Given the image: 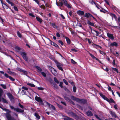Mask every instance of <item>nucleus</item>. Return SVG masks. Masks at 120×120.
Segmentation results:
<instances>
[{"instance_id":"dca6fc26","label":"nucleus","mask_w":120,"mask_h":120,"mask_svg":"<svg viewBox=\"0 0 120 120\" xmlns=\"http://www.w3.org/2000/svg\"><path fill=\"white\" fill-rule=\"evenodd\" d=\"M86 115L88 116H91L93 115V114L89 110L86 112Z\"/></svg>"},{"instance_id":"7ed1b4c3","label":"nucleus","mask_w":120,"mask_h":120,"mask_svg":"<svg viewBox=\"0 0 120 120\" xmlns=\"http://www.w3.org/2000/svg\"><path fill=\"white\" fill-rule=\"evenodd\" d=\"M67 114L70 116H71L75 119H78L79 118L78 116L76 113H74L71 111H69L67 112Z\"/></svg>"},{"instance_id":"6ab92c4d","label":"nucleus","mask_w":120,"mask_h":120,"mask_svg":"<svg viewBox=\"0 0 120 120\" xmlns=\"http://www.w3.org/2000/svg\"><path fill=\"white\" fill-rule=\"evenodd\" d=\"M77 14L79 15H83L84 14V12L82 11L81 10H79L77 12Z\"/></svg>"},{"instance_id":"f03ea898","label":"nucleus","mask_w":120,"mask_h":120,"mask_svg":"<svg viewBox=\"0 0 120 120\" xmlns=\"http://www.w3.org/2000/svg\"><path fill=\"white\" fill-rule=\"evenodd\" d=\"M10 107L12 109H13L14 111H16L17 112L19 113H23L24 112V110L19 108H15L13 106L10 105Z\"/></svg>"},{"instance_id":"c85d7f7f","label":"nucleus","mask_w":120,"mask_h":120,"mask_svg":"<svg viewBox=\"0 0 120 120\" xmlns=\"http://www.w3.org/2000/svg\"><path fill=\"white\" fill-rule=\"evenodd\" d=\"M7 2L9 4H10L12 6H13L15 5V4L13 3L12 2L10 1L9 0H6Z\"/></svg>"},{"instance_id":"aec40b11","label":"nucleus","mask_w":120,"mask_h":120,"mask_svg":"<svg viewBox=\"0 0 120 120\" xmlns=\"http://www.w3.org/2000/svg\"><path fill=\"white\" fill-rule=\"evenodd\" d=\"M63 116L65 117L63 119L64 120H74L73 119L70 118L66 116L63 115Z\"/></svg>"},{"instance_id":"393cba45","label":"nucleus","mask_w":120,"mask_h":120,"mask_svg":"<svg viewBox=\"0 0 120 120\" xmlns=\"http://www.w3.org/2000/svg\"><path fill=\"white\" fill-rule=\"evenodd\" d=\"M0 72L2 74L4 75V76L7 78H9L10 77L7 74L4 73V72L3 71H0Z\"/></svg>"},{"instance_id":"1a4fd4ad","label":"nucleus","mask_w":120,"mask_h":120,"mask_svg":"<svg viewBox=\"0 0 120 120\" xmlns=\"http://www.w3.org/2000/svg\"><path fill=\"white\" fill-rule=\"evenodd\" d=\"M64 99L69 102L71 103L73 105H75L74 103L73 102L70 98L67 97H65L64 98Z\"/></svg>"},{"instance_id":"774afa93","label":"nucleus","mask_w":120,"mask_h":120,"mask_svg":"<svg viewBox=\"0 0 120 120\" xmlns=\"http://www.w3.org/2000/svg\"><path fill=\"white\" fill-rule=\"evenodd\" d=\"M22 89L26 90H28V88L27 87L24 86H23L22 87Z\"/></svg>"},{"instance_id":"a18cd8bd","label":"nucleus","mask_w":120,"mask_h":120,"mask_svg":"<svg viewBox=\"0 0 120 120\" xmlns=\"http://www.w3.org/2000/svg\"><path fill=\"white\" fill-rule=\"evenodd\" d=\"M58 42L59 43H60L62 45H63L64 44L62 41L60 40H59L58 41Z\"/></svg>"},{"instance_id":"a19ab883","label":"nucleus","mask_w":120,"mask_h":120,"mask_svg":"<svg viewBox=\"0 0 120 120\" xmlns=\"http://www.w3.org/2000/svg\"><path fill=\"white\" fill-rule=\"evenodd\" d=\"M89 13H85V15H84V16L85 17H86L87 18H88L89 17Z\"/></svg>"},{"instance_id":"2eb2a0df","label":"nucleus","mask_w":120,"mask_h":120,"mask_svg":"<svg viewBox=\"0 0 120 120\" xmlns=\"http://www.w3.org/2000/svg\"><path fill=\"white\" fill-rule=\"evenodd\" d=\"M118 46V44L116 42H113L112 43H111L110 45L109 46H111L112 47L115 46L116 47H117Z\"/></svg>"},{"instance_id":"c9c22d12","label":"nucleus","mask_w":120,"mask_h":120,"mask_svg":"<svg viewBox=\"0 0 120 120\" xmlns=\"http://www.w3.org/2000/svg\"><path fill=\"white\" fill-rule=\"evenodd\" d=\"M48 39L49 40L50 43L51 45H54L55 44V43L54 42L52 41L49 38H48Z\"/></svg>"},{"instance_id":"f8f14e48","label":"nucleus","mask_w":120,"mask_h":120,"mask_svg":"<svg viewBox=\"0 0 120 120\" xmlns=\"http://www.w3.org/2000/svg\"><path fill=\"white\" fill-rule=\"evenodd\" d=\"M7 94L11 101L14 99L13 97L11 94L10 93H8Z\"/></svg>"},{"instance_id":"4c0bfd02","label":"nucleus","mask_w":120,"mask_h":120,"mask_svg":"<svg viewBox=\"0 0 120 120\" xmlns=\"http://www.w3.org/2000/svg\"><path fill=\"white\" fill-rule=\"evenodd\" d=\"M99 50L101 54L103 55H106V53L105 52H104L103 51H101L100 50Z\"/></svg>"},{"instance_id":"7c9ffc66","label":"nucleus","mask_w":120,"mask_h":120,"mask_svg":"<svg viewBox=\"0 0 120 120\" xmlns=\"http://www.w3.org/2000/svg\"><path fill=\"white\" fill-rule=\"evenodd\" d=\"M51 25L55 29L57 28V26L56 25L55 23H53L51 24Z\"/></svg>"},{"instance_id":"6e6d98bb","label":"nucleus","mask_w":120,"mask_h":120,"mask_svg":"<svg viewBox=\"0 0 120 120\" xmlns=\"http://www.w3.org/2000/svg\"><path fill=\"white\" fill-rule=\"evenodd\" d=\"M60 4L59 5H58L57 4V5L58 6H60L62 7L63 5V2L62 1H61L60 3Z\"/></svg>"},{"instance_id":"c03bdc74","label":"nucleus","mask_w":120,"mask_h":120,"mask_svg":"<svg viewBox=\"0 0 120 120\" xmlns=\"http://www.w3.org/2000/svg\"><path fill=\"white\" fill-rule=\"evenodd\" d=\"M93 30L96 33V35L97 36H98L99 34V32L98 31L94 30Z\"/></svg>"},{"instance_id":"f257e3e1","label":"nucleus","mask_w":120,"mask_h":120,"mask_svg":"<svg viewBox=\"0 0 120 120\" xmlns=\"http://www.w3.org/2000/svg\"><path fill=\"white\" fill-rule=\"evenodd\" d=\"M4 110L7 112L6 114V116L8 120H16L14 117H12L11 116L10 114L11 112L10 110L6 109H4Z\"/></svg>"},{"instance_id":"412c9836","label":"nucleus","mask_w":120,"mask_h":120,"mask_svg":"<svg viewBox=\"0 0 120 120\" xmlns=\"http://www.w3.org/2000/svg\"><path fill=\"white\" fill-rule=\"evenodd\" d=\"M37 21L40 23H41L42 21V20L39 16H36V17Z\"/></svg>"},{"instance_id":"b1692460","label":"nucleus","mask_w":120,"mask_h":120,"mask_svg":"<svg viewBox=\"0 0 120 120\" xmlns=\"http://www.w3.org/2000/svg\"><path fill=\"white\" fill-rule=\"evenodd\" d=\"M99 95L104 100H108V99H107V98L105 97V95H104L102 94L101 93H100Z\"/></svg>"},{"instance_id":"338daca9","label":"nucleus","mask_w":120,"mask_h":120,"mask_svg":"<svg viewBox=\"0 0 120 120\" xmlns=\"http://www.w3.org/2000/svg\"><path fill=\"white\" fill-rule=\"evenodd\" d=\"M65 6H67L68 8H71L70 5L68 3L65 5Z\"/></svg>"},{"instance_id":"e433bc0d","label":"nucleus","mask_w":120,"mask_h":120,"mask_svg":"<svg viewBox=\"0 0 120 120\" xmlns=\"http://www.w3.org/2000/svg\"><path fill=\"white\" fill-rule=\"evenodd\" d=\"M56 105L59 108L61 109H63V107L62 105L59 104L58 103H57Z\"/></svg>"},{"instance_id":"5fc2aeb1","label":"nucleus","mask_w":120,"mask_h":120,"mask_svg":"<svg viewBox=\"0 0 120 120\" xmlns=\"http://www.w3.org/2000/svg\"><path fill=\"white\" fill-rule=\"evenodd\" d=\"M63 0V2L64 5L65 6V5L68 4L67 1L66 0Z\"/></svg>"},{"instance_id":"c756f323","label":"nucleus","mask_w":120,"mask_h":120,"mask_svg":"<svg viewBox=\"0 0 120 120\" xmlns=\"http://www.w3.org/2000/svg\"><path fill=\"white\" fill-rule=\"evenodd\" d=\"M17 34L19 38H21L22 36V35L21 34L20 32L19 31L17 32Z\"/></svg>"},{"instance_id":"a878e982","label":"nucleus","mask_w":120,"mask_h":120,"mask_svg":"<svg viewBox=\"0 0 120 120\" xmlns=\"http://www.w3.org/2000/svg\"><path fill=\"white\" fill-rule=\"evenodd\" d=\"M35 67L38 70V71L40 72H41L42 70L40 67L38 66H36Z\"/></svg>"},{"instance_id":"ea45409f","label":"nucleus","mask_w":120,"mask_h":120,"mask_svg":"<svg viewBox=\"0 0 120 120\" xmlns=\"http://www.w3.org/2000/svg\"><path fill=\"white\" fill-rule=\"evenodd\" d=\"M73 92L74 93H75L76 92V86H73Z\"/></svg>"},{"instance_id":"9d476101","label":"nucleus","mask_w":120,"mask_h":120,"mask_svg":"<svg viewBox=\"0 0 120 120\" xmlns=\"http://www.w3.org/2000/svg\"><path fill=\"white\" fill-rule=\"evenodd\" d=\"M107 37L110 39L112 40H114V38L113 34H110L109 33H107Z\"/></svg>"},{"instance_id":"0eeeda50","label":"nucleus","mask_w":120,"mask_h":120,"mask_svg":"<svg viewBox=\"0 0 120 120\" xmlns=\"http://www.w3.org/2000/svg\"><path fill=\"white\" fill-rule=\"evenodd\" d=\"M77 102L85 105L87 101L84 99H80L79 98Z\"/></svg>"},{"instance_id":"79ce46f5","label":"nucleus","mask_w":120,"mask_h":120,"mask_svg":"<svg viewBox=\"0 0 120 120\" xmlns=\"http://www.w3.org/2000/svg\"><path fill=\"white\" fill-rule=\"evenodd\" d=\"M92 45H93L94 46H98V47L99 48H100L101 49H102V48L101 46H99L98 45H97V44H94V43L92 44Z\"/></svg>"},{"instance_id":"052dcab7","label":"nucleus","mask_w":120,"mask_h":120,"mask_svg":"<svg viewBox=\"0 0 120 120\" xmlns=\"http://www.w3.org/2000/svg\"><path fill=\"white\" fill-rule=\"evenodd\" d=\"M63 81L64 82V83L66 85H68V82L65 79H64L63 80Z\"/></svg>"},{"instance_id":"6e6552de","label":"nucleus","mask_w":120,"mask_h":120,"mask_svg":"<svg viewBox=\"0 0 120 120\" xmlns=\"http://www.w3.org/2000/svg\"><path fill=\"white\" fill-rule=\"evenodd\" d=\"M89 52V54H90V55L91 56L92 58H93L94 59H95L96 60L98 61V62L102 64H104L103 63L101 62V61L99 59H98V58L95 57L90 52Z\"/></svg>"},{"instance_id":"ddd939ff","label":"nucleus","mask_w":120,"mask_h":120,"mask_svg":"<svg viewBox=\"0 0 120 120\" xmlns=\"http://www.w3.org/2000/svg\"><path fill=\"white\" fill-rule=\"evenodd\" d=\"M46 103L53 110H55L56 108L53 105L49 103H48L47 101H45Z\"/></svg>"},{"instance_id":"58836bf2","label":"nucleus","mask_w":120,"mask_h":120,"mask_svg":"<svg viewBox=\"0 0 120 120\" xmlns=\"http://www.w3.org/2000/svg\"><path fill=\"white\" fill-rule=\"evenodd\" d=\"M3 94V91L2 89L0 88V96H2Z\"/></svg>"},{"instance_id":"20e7f679","label":"nucleus","mask_w":120,"mask_h":120,"mask_svg":"<svg viewBox=\"0 0 120 120\" xmlns=\"http://www.w3.org/2000/svg\"><path fill=\"white\" fill-rule=\"evenodd\" d=\"M35 99V100L39 103V105H44V103L41 99L40 97L36 96Z\"/></svg>"},{"instance_id":"de8ad7c7","label":"nucleus","mask_w":120,"mask_h":120,"mask_svg":"<svg viewBox=\"0 0 120 120\" xmlns=\"http://www.w3.org/2000/svg\"><path fill=\"white\" fill-rule=\"evenodd\" d=\"M17 70L20 72H22L23 71V70H22L21 68H17Z\"/></svg>"},{"instance_id":"9b49d317","label":"nucleus","mask_w":120,"mask_h":120,"mask_svg":"<svg viewBox=\"0 0 120 120\" xmlns=\"http://www.w3.org/2000/svg\"><path fill=\"white\" fill-rule=\"evenodd\" d=\"M7 94L11 101L14 99L13 97L11 94L10 93H8Z\"/></svg>"},{"instance_id":"603ef678","label":"nucleus","mask_w":120,"mask_h":120,"mask_svg":"<svg viewBox=\"0 0 120 120\" xmlns=\"http://www.w3.org/2000/svg\"><path fill=\"white\" fill-rule=\"evenodd\" d=\"M9 78L11 81H14L15 80V79L13 78L12 77H11V76H10Z\"/></svg>"},{"instance_id":"69168bd1","label":"nucleus","mask_w":120,"mask_h":120,"mask_svg":"<svg viewBox=\"0 0 120 120\" xmlns=\"http://www.w3.org/2000/svg\"><path fill=\"white\" fill-rule=\"evenodd\" d=\"M38 89L39 90H44V88H43L40 87H38Z\"/></svg>"},{"instance_id":"37998d69","label":"nucleus","mask_w":120,"mask_h":120,"mask_svg":"<svg viewBox=\"0 0 120 120\" xmlns=\"http://www.w3.org/2000/svg\"><path fill=\"white\" fill-rule=\"evenodd\" d=\"M48 67L49 68V69L51 71V72H52V73L54 75H55V74L54 73H53L51 69L52 68V67H51L50 66H49V65L48 66Z\"/></svg>"},{"instance_id":"864d4df0","label":"nucleus","mask_w":120,"mask_h":120,"mask_svg":"<svg viewBox=\"0 0 120 120\" xmlns=\"http://www.w3.org/2000/svg\"><path fill=\"white\" fill-rule=\"evenodd\" d=\"M89 2L92 4L93 5L94 4V2H95V1H93V0H89Z\"/></svg>"},{"instance_id":"72a5a7b5","label":"nucleus","mask_w":120,"mask_h":120,"mask_svg":"<svg viewBox=\"0 0 120 120\" xmlns=\"http://www.w3.org/2000/svg\"><path fill=\"white\" fill-rule=\"evenodd\" d=\"M54 80L55 82L57 84H58L59 83V82L58 80H57V79L56 77H54Z\"/></svg>"},{"instance_id":"3c124183","label":"nucleus","mask_w":120,"mask_h":120,"mask_svg":"<svg viewBox=\"0 0 120 120\" xmlns=\"http://www.w3.org/2000/svg\"><path fill=\"white\" fill-rule=\"evenodd\" d=\"M18 105L22 109L24 108L23 106L21 105L20 103H19Z\"/></svg>"},{"instance_id":"2f4dec72","label":"nucleus","mask_w":120,"mask_h":120,"mask_svg":"<svg viewBox=\"0 0 120 120\" xmlns=\"http://www.w3.org/2000/svg\"><path fill=\"white\" fill-rule=\"evenodd\" d=\"M110 15L112 17L114 18L115 19H116L117 17L116 15L114 14L111 13L110 14Z\"/></svg>"},{"instance_id":"473e14b6","label":"nucleus","mask_w":120,"mask_h":120,"mask_svg":"<svg viewBox=\"0 0 120 120\" xmlns=\"http://www.w3.org/2000/svg\"><path fill=\"white\" fill-rule=\"evenodd\" d=\"M27 85L32 87H35V86L34 84L28 83L27 84Z\"/></svg>"},{"instance_id":"39448f33","label":"nucleus","mask_w":120,"mask_h":120,"mask_svg":"<svg viewBox=\"0 0 120 120\" xmlns=\"http://www.w3.org/2000/svg\"><path fill=\"white\" fill-rule=\"evenodd\" d=\"M21 54L25 61L26 62H27L28 58L26 55V53L25 52H21Z\"/></svg>"},{"instance_id":"49530a36","label":"nucleus","mask_w":120,"mask_h":120,"mask_svg":"<svg viewBox=\"0 0 120 120\" xmlns=\"http://www.w3.org/2000/svg\"><path fill=\"white\" fill-rule=\"evenodd\" d=\"M42 75L44 77H46V73L44 72H41Z\"/></svg>"},{"instance_id":"cd10ccee","label":"nucleus","mask_w":120,"mask_h":120,"mask_svg":"<svg viewBox=\"0 0 120 120\" xmlns=\"http://www.w3.org/2000/svg\"><path fill=\"white\" fill-rule=\"evenodd\" d=\"M34 116L36 118L38 119H40V118L41 117L36 112L35 113Z\"/></svg>"},{"instance_id":"8fccbe9b","label":"nucleus","mask_w":120,"mask_h":120,"mask_svg":"<svg viewBox=\"0 0 120 120\" xmlns=\"http://www.w3.org/2000/svg\"><path fill=\"white\" fill-rule=\"evenodd\" d=\"M0 86L4 89H5L7 88L6 86L5 85L1 84Z\"/></svg>"},{"instance_id":"f704fd0d","label":"nucleus","mask_w":120,"mask_h":120,"mask_svg":"<svg viewBox=\"0 0 120 120\" xmlns=\"http://www.w3.org/2000/svg\"><path fill=\"white\" fill-rule=\"evenodd\" d=\"M2 101L3 103H4L7 104L8 103V102L7 101L3 98H2Z\"/></svg>"},{"instance_id":"0e129e2a","label":"nucleus","mask_w":120,"mask_h":120,"mask_svg":"<svg viewBox=\"0 0 120 120\" xmlns=\"http://www.w3.org/2000/svg\"><path fill=\"white\" fill-rule=\"evenodd\" d=\"M71 63H73V64H75L76 63V62L74 60H73V59H71Z\"/></svg>"},{"instance_id":"423d86ee","label":"nucleus","mask_w":120,"mask_h":120,"mask_svg":"<svg viewBox=\"0 0 120 120\" xmlns=\"http://www.w3.org/2000/svg\"><path fill=\"white\" fill-rule=\"evenodd\" d=\"M54 62L56 64V65L57 67L58 68V69L62 71H63L64 70L62 68L61 66V64L58 62L57 60H54Z\"/></svg>"},{"instance_id":"bb28decb","label":"nucleus","mask_w":120,"mask_h":120,"mask_svg":"<svg viewBox=\"0 0 120 120\" xmlns=\"http://www.w3.org/2000/svg\"><path fill=\"white\" fill-rule=\"evenodd\" d=\"M87 24L90 26H94V24L93 22H91L90 20H88L87 21Z\"/></svg>"},{"instance_id":"09e8293b","label":"nucleus","mask_w":120,"mask_h":120,"mask_svg":"<svg viewBox=\"0 0 120 120\" xmlns=\"http://www.w3.org/2000/svg\"><path fill=\"white\" fill-rule=\"evenodd\" d=\"M63 82H60V84L59 85V86H60L61 88L63 87Z\"/></svg>"},{"instance_id":"13d9d810","label":"nucleus","mask_w":120,"mask_h":120,"mask_svg":"<svg viewBox=\"0 0 120 120\" xmlns=\"http://www.w3.org/2000/svg\"><path fill=\"white\" fill-rule=\"evenodd\" d=\"M112 69H113V70H114V71L116 72L117 73L119 72L118 71V70L117 68H112Z\"/></svg>"},{"instance_id":"a211bd4d","label":"nucleus","mask_w":120,"mask_h":120,"mask_svg":"<svg viewBox=\"0 0 120 120\" xmlns=\"http://www.w3.org/2000/svg\"><path fill=\"white\" fill-rule=\"evenodd\" d=\"M63 37L66 39L67 43L69 45L71 43V40L69 39L68 37H66L65 36H64Z\"/></svg>"},{"instance_id":"5701e85b","label":"nucleus","mask_w":120,"mask_h":120,"mask_svg":"<svg viewBox=\"0 0 120 120\" xmlns=\"http://www.w3.org/2000/svg\"><path fill=\"white\" fill-rule=\"evenodd\" d=\"M71 99L73 100L76 101L77 102L78 101L79 98L75 97L73 96H71Z\"/></svg>"},{"instance_id":"680f3d73","label":"nucleus","mask_w":120,"mask_h":120,"mask_svg":"<svg viewBox=\"0 0 120 120\" xmlns=\"http://www.w3.org/2000/svg\"><path fill=\"white\" fill-rule=\"evenodd\" d=\"M68 82L69 83H70L71 84L72 86H75V84L73 82H71L70 81H69Z\"/></svg>"},{"instance_id":"4468645a","label":"nucleus","mask_w":120,"mask_h":120,"mask_svg":"<svg viewBox=\"0 0 120 120\" xmlns=\"http://www.w3.org/2000/svg\"><path fill=\"white\" fill-rule=\"evenodd\" d=\"M110 113L113 117L116 118L117 117L116 115L115 112L113 111H111L110 112Z\"/></svg>"},{"instance_id":"4be33fe9","label":"nucleus","mask_w":120,"mask_h":120,"mask_svg":"<svg viewBox=\"0 0 120 120\" xmlns=\"http://www.w3.org/2000/svg\"><path fill=\"white\" fill-rule=\"evenodd\" d=\"M107 99H108V100H106V101L109 103H115V101L112 98H110L109 99L107 98Z\"/></svg>"},{"instance_id":"e2e57ef3","label":"nucleus","mask_w":120,"mask_h":120,"mask_svg":"<svg viewBox=\"0 0 120 120\" xmlns=\"http://www.w3.org/2000/svg\"><path fill=\"white\" fill-rule=\"evenodd\" d=\"M40 7L41 8H43L44 10H45V7L44 5H41L40 6Z\"/></svg>"},{"instance_id":"4d7b16f0","label":"nucleus","mask_w":120,"mask_h":120,"mask_svg":"<svg viewBox=\"0 0 120 120\" xmlns=\"http://www.w3.org/2000/svg\"><path fill=\"white\" fill-rule=\"evenodd\" d=\"M15 49L16 50L18 51H20L21 50V49L18 46L16 47L15 48Z\"/></svg>"},{"instance_id":"f3484780","label":"nucleus","mask_w":120,"mask_h":120,"mask_svg":"<svg viewBox=\"0 0 120 120\" xmlns=\"http://www.w3.org/2000/svg\"><path fill=\"white\" fill-rule=\"evenodd\" d=\"M2 8L4 9H5V8H4V6H3V5H4L5 7V8H6V9H8L9 8H10V7L8 6L6 4H5L3 2H2Z\"/></svg>"},{"instance_id":"bf43d9fd","label":"nucleus","mask_w":120,"mask_h":120,"mask_svg":"<svg viewBox=\"0 0 120 120\" xmlns=\"http://www.w3.org/2000/svg\"><path fill=\"white\" fill-rule=\"evenodd\" d=\"M53 84L54 85V87L56 88V89H58V87L57 86V85L56 84L54 83H54H53Z\"/></svg>"}]
</instances>
